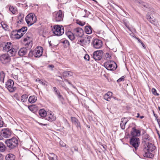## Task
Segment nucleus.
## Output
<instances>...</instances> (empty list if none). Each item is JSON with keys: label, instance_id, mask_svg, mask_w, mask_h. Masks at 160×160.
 Masks as SVG:
<instances>
[{"label": "nucleus", "instance_id": "nucleus-1", "mask_svg": "<svg viewBox=\"0 0 160 160\" xmlns=\"http://www.w3.org/2000/svg\"><path fill=\"white\" fill-rule=\"evenodd\" d=\"M156 147L154 145L150 143H148L146 144L144 148L145 152L143 156L145 157L152 158H153L154 155L151 152H152L155 149Z\"/></svg>", "mask_w": 160, "mask_h": 160}, {"label": "nucleus", "instance_id": "nucleus-2", "mask_svg": "<svg viewBox=\"0 0 160 160\" xmlns=\"http://www.w3.org/2000/svg\"><path fill=\"white\" fill-rule=\"evenodd\" d=\"M5 143L7 146L10 149H14L17 147L18 145V140L15 138L6 140L5 141Z\"/></svg>", "mask_w": 160, "mask_h": 160}, {"label": "nucleus", "instance_id": "nucleus-3", "mask_svg": "<svg viewBox=\"0 0 160 160\" xmlns=\"http://www.w3.org/2000/svg\"><path fill=\"white\" fill-rule=\"evenodd\" d=\"M52 31L55 35L60 36L64 33V29L62 26L61 27L59 25H55L52 28Z\"/></svg>", "mask_w": 160, "mask_h": 160}, {"label": "nucleus", "instance_id": "nucleus-4", "mask_svg": "<svg viewBox=\"0 0 160 160\" xmlns=\"http://www.w3.org/2000/svg\"><path fill=\"white\" fill-rule=\"evenodd\" d=\"M25 20L28 26H30L36 22L37 18L34 14L31 13L26 16Z\"/></svg>", "mask_w": 160, "mask_h": 160}, {"label": "nucleus", "instance_id": "nucleus-5", "mask_svg": "<svg viewBox=\"0 0 160 160\" xmlns=\"http://www.w3.org/2000/svg\"><path fill=\"white\" fill-rule=\"evenodd\" d=\"M64 15V13L61 10L55 12L53 13V18L57 22L62 21Z\"/></svg>", "mask_w": 160, "mask_h": 160}, {"label": "nucleus", "instance_id": "nucleus-6", "mask_svg": "<svg viewBox=\"0 0 160 160\" xmlns=\"http://www.w3.org/2000/svg\"><path fill=\"white\" fill-rule=\"evenodd\" d=\"M12 45V44L10 42H2L0 44V48L3 52H7L10 48H11Z\"/></svg>", "mask_w": 160, "mask_h": 160}, {"label": "nucleus", "instance_id": "nucleus-7", "mask_svg": "<svg viewBox=\"0 0 160 160\" xmlns=\"http://www.w3.org/2000/svg\"><path fill=\"white\" fill-rule=\"evenodd\" d=\"M104 66L107 70L111 71L115 70L117 67L116 63L114 61L106 62Z\"/></svg>", "mask_w": 160, "mask_h": 160}, {"label": "nucleus", "instance_id": "nucleus-8", "mask_svg": "<svg viewBox=\"0 0 160 160\" xmlns=\"http://www.w3.org/2000/svg\"><path fill=\"white\" fill-rule=\"evenodd\" d=\"M130 142L135 149L136 151L140 144V140L139 138L136 137H132L130 140Z\"/></svg>", "mask_w": 160, "mask_h": 160}, {"label": "nucleus", "instance_id": "nucleus-9", "mask_svg": "<svg viewBox=\"0 0 160 160\" xmlns=\"http://www.w3.org/2000/svg\"><path fill=\"white\" fill-rule=\"evenodd\" d=\"M12 131L8 128L2 129L0 132V135L3 138H9L11 135Z\"/></svg>", "mask_w": 160, "mask_h": 160}, {"label": "nucleus", "instance_id": "nucleus-10", "mask_svg": "<svg viewBox=\"0 0 160 160\" xmlns=\"http://www.w3.org/2000/svg\"><path fill=\"white\" fill-rule=\"evenodd\" d=\"M14 82L11 79H9L6 82L5 87L11 92H14L16 88L13 87Z\"/></svg>", "mask_w": 160, "mask_h": 160}, {"label": "nucleus", "instance_id": "nucleus-11", "mask_svg": "<svg viewBox=\"0 0 160 160\" xmlns=\"http://www.w3.org/2000/svg\"><path fill=\"white\" fill-rule=\"evenodd\" d=\"M10 60L11 58L7 54H3L0 56V61L4 64L9 63Z\"/></svg>", "mask_w": 160, "mask_h": 160}, {"label": "nucleus", "instance_id": "nucleus-12", "mask_svg": "<svg viewBox=\"0 0 160 160\" xmlns=\"http://www.w3.org/2000/svg\"><path fill=\"white\" fill-rule=\"evenodd\" d=\"M92 44L93 48L96 49L100 48L102 46V41L98 39H94L92 41Z\"/></svg>", "mask_w": 160, "mask_h": 160}, {"label": "nucleus", "instance_id": "nucleus-13", "mask_svg": "<svg viewBox=\"0 0 160 160\" xmlns=\"http://www.w3.org/2000/svg\"><path fill=\"white\" fill-rule=\"evenodd\" d=\"M103 52L102 50H98L94 52L93 54V58L96 60H100L102 57Z\"/></svg>", "mask_w": 160, "mask_h": 160}, {"label": "nucleus", "instance_id": "nucleus-14", "mask_svg": "<svg viewBox=\"0 0 160 160\" xmlns=\"http://www.w3.org/2000/svg\"><path fill=\"white\" fill-rule=\"evenodd\" d=\"M43 49L41 47H38L34 51L33 55L36 58L41 56L42 54Z\"/></svg>", "mask_w": 160, "mask_h": 160}, {"label": "nucleus", "instance_id": "nucleus-15", "mask_svg": "<svg viewBox=\"0 0 160 160\" xmlns=\"http://www.w3.org/2000/svg\"><path fill=\"white\" fill-rule=\"evenodd\" d=\"M73 32L75 34L77 37H82L84 34L83 30L81 28H78L74 29Z\"/></svg>", "mask_w": 160, "mask_h": 160}, {"label": "nucleus", "instance_id": "nucleus-16", "mask_svg": "<svg viewBox=\"0 0 160 160\" xmlns=\"http://www.w3.org/2000/svg\"><path fill=\"white\" fill-rule=\"evenodd\" d=\"M90 38V36H88V37L87 39H82L78 40V43L82 46H86L89 44L90 43V40L89 39H89Z\"/></svg>", "mask_w": 160, "mask_h": 160}, {"label": "nucleus", "instance_id": "nucleus-17", "mask_svg": "<svg viewBox=\"0 0 160 160\" xmlns=\"http://www.w3.org/2000/svg\"><path fill=\"white\" fill-rule=\"evenodd\" d=\"M131 134L132 137H136L140 136L141 132L139 130L136 129L135 127H133L131 131Z\"/></svg>", "mask_w": 160, "mask_h": 160}, {"label": "nucleus", "instance_id": "nucleus-18", "mask_svg": "<svg viewBox=\"0 0 160 160\" xmlns=\"http://www.w3.org/2000/svg\"><path fill=\"white\" fill-rule=\"evenodd\" d=\"M17 51V49L13 47V46L11 47V48L7 52V54L9 56H13L16 55Z\"/></svg>", "mask_w": 160, "mask_h": 160}, {"label": "nucleus", "instance_id": "nucleus-19", "mask_svg": "<svg viewBox=\"0 0 160 160\" xmlns=\"http://www.w3.org/2000/svg\"><path fill=\"white\" fill-rule=\"evenodd\" d=\"M56 118V117L53 114H52V113H49L47 115L45 119L50 122H52L55 121Z\"/></svg>", "mask_w": 160, "mask_h": 160}, {"label": "nucleus", "instance_id": "nucleus-20", "mask_svg": "<svg viewBox=\"0 0 160 160\" xmlns=\"http://www.w3.org/2000/svg\"><path fill=\"white\" fill-rule=\"evenodd\" d=\"M28 50L24 48H21L18 52V54L20 56H22L25 55L27 52Z\"/></svg>", "mask_w": 160, "mask_h": 160}, {"label": "nucleus", "instance_id": "nucleus-21", "mask_svg": "<svg viewBox=\"0 0 160 160\" xmlns=\"http://www.w3.org/2000/svg\"><path fill=\"white\" fill-rule=\"evenodd\" d=\"M128 122V120H126L125 118H122L120 123V125L121 128L124 130L125 128V125Z\"/></svg>", "mask_w": 160, "mask_h": 160}, {"label": "nucleus", "instance_id": "nucleus-22", "mask_svg": "<svg viewBox=\"0 0 160 160\" xmlns=\"http://www.w3.org/2000/svg\"><path fill=\"white\" fill-rule=\"evenodd\" d=\"M112 95V93L111 92H108L104 96V99L107 101H109Z\"/></svg>", "mask_w": 160, "mask_h": 160}, {"label": "nucleus", "instance_id": "nucleus-23", "mask_svg": "<svg viewBox=\"0 0 160 160\" xmlns=\"http://www.w3.org/2000/svg\"><path fill=\"white\" fill-rule=\"evenodd\" d=\"M37 100V97L35 95H33L29 97L28 101L30 103H33L35 102Z\"/></svg>", "mask_w": 160, "mask_h": 160}, {"label": "nucleus", "instance_id": "nucleus-24", "mask_svg": "<svg viewBox=\"0 0 160 160\" xmlns=\"http://www.w3.org/2000/svg\"><path fill=\"white\" fill-rule=\"evenodd\" d=\"M71 119L72 122L75 124L77 127H80V124L78 120L75 117H72Z\"/></svg>", "mask_w": 160, "mask_h": 160}, {"label": "nucleus", "instance_id": "nucleus-25", "mask_svg": "<svg viewBox=\"0 0 160 160\" xmlns=\"http://www.w3.org/2000/svg\"><path fill=\"white\" fill-rule=\"evenodd\" d=\"M85 31L88 34H90L92 32V28L90 25L87 26L85 27Z\"/></svg>", "mask_w": 160, "mask_h": 160}, {"label": "nucleus", "instance_id": "nucleus-26", "mask_svg": "<svg viewBox=\"0 0 160 160\" xmlns=\"http://www.w3.org/2000/svg\"><path fill=\"white\" fill-rule=\"evenodd\" d=\"M15 158V156L13 154L11 153L7 155L5 157L6 160H14Z\"/></svg>", "mask_w": 160, "mask_h": 160}, {"label": "nucleus", "instance_id": "nucleus-27", "mask_svg": "<svg viewBox=\"0 0 160 160\" xmlns=\"http://www.w3.org/2000/svg\"><path fill=\"white\" fill-rule=\"evenodd\" d=\"M39 115L42 118H45L47 116L46 112L43 109H41L39 111Z\"/></svg>", "mask_w": 160, "mask_h": 160}, {"label": "nucleus", "instance_id": "nucleus-28", "mask_svg": "<svg viewBox=\"0 0 160 160\" xmlns=\"http://www.w3.org/2000/svg\"><path fill=\"white\" fill-rule=\"evenodd\" d=\"M28 96L26 94H24L21 97V99L22 102H25L27 101Z\"/></svg>", "mask_w": 160, "mask_h": 160}, {"label": "nucleus", "instance_id": "nucleus-29", "mask_svg": "<svg viewBox=\"0 0 160 160\" xmlns=\"http://www.w3.org/2000/svg\"><path fill=\"white\" fill-rule=\"evenodd\" d=\"M5 73L3 71H1L0 73V80L1 82H4V79Z\"/></svg>", "mask_w": 160, "mask_h": 160}, {"label": "nucleus", "instance_id": "nucleus-30", "mask_svg": "<svg viewBox=\"0 0 160 160\" xmlns=\"http://www.w3.org/2000/svg\"><path fill=\"white\" fill-rule=\"evenodd\" d=\"M67 35L71 41L73 40L75 38L74 36L71 32H68L67 33Z\"/></svg>", "mask_w": 160, "mask_h": 160}, {"label": "nucleus", "instance_id": "nucleus-31", "mask_svg": "<svg viewBox=\"0 0 160 160\" xmlns=\"http://www.w3.org/2000/svg\"><path fill=\"white\" fill-rule=\"evenodd\" d=\"M6 146L4 144L1 142H0V152H4L6 150Z\"/></svg>", "mask_w": 160, "mask_h": 160}, {"label": "nucleus", "instance_id": "nucleus-32", "mask_svg": "<svg viewBox=\"0 0 160 160\" xmlns=\"http://www.w3.org/2000/svg\"><path fill=\"white\" fill-rule=\"evenodd\" d=\"M31 33H27L24 36L23 41L24 42H26L29 40L31 38Z\"/></svg>", "mask_w": 160, "mask_h": 160}, {"label": "nucleus", "instance_id": "nucleus-33", "mask_svg": "<svg viewBox=\"0 0 160 160\" xmlns=\"http://www.w3.org/2000/svg\"><path fill=\"white\" fill-rule=\"evenodd\" d=\"M24 18V16L22 14H20L18 17V20L17 21V22L18 23H21L23 21Z\"/></svg>", "mask_w": 160, "mask_h": 160}, {"label": "nucleus", "instance_id": "nucleus-34", "mask_svg": "<svg viewBox=\"0 0 160 160\" xmlns=\"http://www.w3.org/2000/svg\"><path fill=\"white\" fill-rule=\"evenodd\" d=\"M27 30V28L26 27H23L21 29H19V31H21L23 35L26 32Z\"/></svg>", "mask_w": 160, "mask_h": 160}, {"label": "nucleus", "instance_id": "nucleus-35", "mask_svg": "<svg viewBox=\"0 0 160 160\" xmlns=\"http://www.w3.org/2000/svg\"><path fill=\"white\" fill-rule=\"evenodd\" d=\"M64 74L66 77H68L69 76H71L73 75V73L70 71H65L64 72Z\"/></svg>", "mask_w": 160, "mask_h": 160}, {"label": "nucleus", "instance_id": "nucleus-36", "mask_svg": "<svg viewBox=\"0 0 160 160\" xmlns=\"http://www.w3.org/2000/svg\"><path fill=\"white\" fill-rule=\"evenodd\" d=\"M9 11H11L13 14L15 13L16 11V8H15L13 6H10L9 7Z\"/></svg>", "mask_w": 160, "mask_h": 160}, {"label": "nucleus", "instance_id": "nucleus-37", "mask_svg": "<svg viewBox=\"0 0 160 160\" xmlns=\"http://www.w3.org/2000/svg\"><path fill=\"white\" fill-rule=\"evenodd\" d=\"M147 18L148 21H149L151 23L153 24H154L155 21L154 19L152 18L151 17L149 16H147Z\"/></svg>", "mask_w": 160, "mask_h": 160}, {"label": "nucleus", "instance_id": "nucleus-38", "mask_svg": "<svg viewBox=\"0 0 160 160\" xmlns=\"http://www.w3.org/2000/svg\"><path fill=\"white\" fill-rule=\"evenodd\" d=\"M104 57L106 59L109 60L111 59V56L108 53H106L104 54Z\"/></svg>", "mask_w": 160, "mask_h": 160}, {"label": "nucleus", "instance_id": "nucleus-39", "mask_svg": "<svg viewBox=\"0 0 160 160\" xmlns=\"http://www.w3.org/2000/svg\"><path fill=\"white\" fill-rule=\"evenodd\" d=\"M123 23L126 27L129 30H130V28L129 27V23L128 22L126 21L125 20H123Z\"/></svg>", "mask_w": 160, "mask_h": 160}, {"label": "nucleus", "instance_id": "nucleus-40", "mask_svg": "<svg viewBox=\"0 0 160 160\" xmlns=\"http://www.w3.org/2000/svg\"><path fill=\"white\" fill-rule=\"evenodd\" d=\"M76 23L79 25L81 26H84L85 24V23L84 22H82L81 21H80L78 20H77L76 21Z\"/></svg>", "mask_w": 160, "mask_h": 160}, {"label": "nucleus", "instance_id": "nucleus-41", "mask_svg": "<svg viewBox=\"0 0 160 160\" xmlns=\"http://www.w3.org/2000/svg\"><path fill=\"white\" fill-rule=\"evenodd\" d=\"M1 26L2 28L5 30H7L8 29V26L7 24L2 22L1 23Z\"/></svg>", "mask_w": 160, "mask_h": 160}, {"label": "nucleus", "instance_id": "nucleus-42", "mask_svg": "<svg viewBox=\"0 0 160 160\" xmlns=\"http://www.w3.org/2000/svg\"><path fill=\"white\" fill-rule=\"evenodd\" d=\"M152 92L154 95L158 96L159 95V94L157 92L156 90L154 88L152 89Z\"/></svg>", "mask_w": 160, "mask_h": 160}, {"label": "nucleus", "instance_id": "nucleus-43", "mask_svg": "<svg viewBox=\"0 0 160 160\" xmlns=\"http://www.w3.org/2000/svg\"><path fill=\"white\" fill-rule=\"evenodd\" d=\"M62 43L65 44V46H68L69 45V43L68 41L67 40H65L62 41Z\"/></svg>", "mask_w": 160, "mask_h": 160}, {"label": "nucleus", "instance_id": "nucleus-44", "mask_svg": "<svg viewBox=\"0 0 160 160\" xmlns=\"http://www.w3.org/2000/svg\"><path fill=\"white\" fill-rule=\"evenodd\" d=\"M39 83L43 85H47L48 83L45 81H44L42 80H40Z\"/></svg>", "mask_w": 160, "mask_h": 160}, {"label": "nucleus", "instance_id": "nucleus-45", "mask_svg": "<svg viewBox=\"0 0 160 160\" xmlns=\"http://www.w3.org/2000/svg\"><path fill=\"white\" fill-rule=\"evenodd\" d=\"M53 89H54V91L55 92V94L56 95H57L58 94H59V93H60L59 91L55 87H53Z\"/></svg>", "mask_w": 160, "mask_h": 160}, {"label": "nucleus", "instance_id": "nucleus-46", "mask_svg": "<svg viewBox=\"0 0 160 160\" xmlns=\"http://www.w3.org/2000/svg\"><path fill=\"white\" fill-rule=\"evenodd\" d=\"M125 78V77L124 76H122L121 78H120L118 79L117 80V82H119L122 81H123Z\"/></svg>", "mask_w": 160, "mask_h": 160}, {"label": "nucleus", "instance_id": "nucleus-47", "mask_svg": "<svg viewBox=\"0 0 160 160\" xmlns=\"http://www.w3.org/2000/svg\"><path fill=\"white\" fill-rule=\"evenodd\" d=\"M149 136L147 134L145 135L144 136V139L145 140V141H147L149 140Z\"/></svg>", "mask_w": 160, "mask_h": 160}, {"label": "nucleus", "instance_id": "nucleus-48", "mask_svg": "<svg viewBox=\"0 0 160 160\" xmlns=\"http://www.w3.org/2000/svg\"><path fill=\"white\" fill-rule=\"evenodd\" d=\"M34 53V51L33 52L32 51H30L28 54V57L29 58L32 57Z\"/></svg>", "mask_w": 160, "mask_h": 160}, {"label": "nucleus", "instance_id": "nucleus-49", "mask_svg": "<svg viewBox=\"0 0 160 160\" xmlns=\"http://www.w3.org/2000/svg\"><path fill=\"white\" fill-rule=\"evenodd\" d=\"M4 122L2 120V118L0 116V128L3 127V125Z\"/></svg>", "mask_w": 160, "mask_h": 160}, {"label": "nucleus", "instance_id": "nucleus-50", "mask_svg": "<svg viewBox=\"0 0 160 160\" xmlns=\"http://www.w3.org/2000/svg\"><path fill=\"white\" fill-rule=\"evenodd\" d=\"M84 58L87 61H89L90 59L89 56L88 55L86 54L84 57Z\"/></svg>", "mask_w": 160, "mask_h": 160}, {"label": "nucleus", "instance_id": "nucleus-51", "mask_svg": "<svg viewBox=\"0 0 160 160\" xmlns=\"http://www.w3.org/2000/svg\"><path fill=\"white\" fill-rule=\"evenodd\" d=\"M51 155L52 156H48L49 159L50 160H54V157L55 156V155L53 153L51 154Z\"/></svg>", "mask_w": 160, "mask_h": 160}, {"label": "nucleus", "instance_id": "nucleus-52", "mask_svg": "<svg viewBox=\"0 0 160 160\" xmlns=\"http://www.w3.org/2000/svg\"><path fill=\"white\" fill-rule=\"evenodd\" d=\"M57 95V96L58 98L60 100H62L63 99L62 96L60 94V93H59V94H58Z\"/></svg>", "mask_w": 160, "mask_h": 160}, {"label": "nucleus", "instance_id": "nucleus-53", "mask_svg": "<svg viewBox=\"0 0 160 160\" xmlns=\"http://www.w3.org/2000/svg\"><path fill=\"white\" fill-rule=\"evenodd\" d=\"M59 143L61 146L62 147H66L67 146L66 144L63 142L62 141H60Z\"/></svg>", "mask_w": 160, "mask_h": 160}, {"label": "nucleus", "instance_id": "nucleus-54", "mask_svg": "<svg viewBox=\"0 0 160 160\" xmlns=\"http://www.w3.org/2000/svg\"><path fill=\"white\" fill-rule=\"evenodd\" d=\"M73 148L74 150L75 151H78V148L76 146L73 147H72L71 148V150L72 151V152H73V151H72V149Z\"/></svg>", "mask_w": 160, "mask_h": 160}, {"label": "nucleus", "instance_id": "nucleus-55", "mask_svg": "<svg viewBox=\"0 0 160 160\" xmlns=\"http://www.w3.org/2000/svg\"><path fill=\"white\" fill-rule=\"evenodd\" d=\"M32 43H31L30 42H27L26 43V46H28V48H30L32 47Z\"/></svg>", "mask_w": 160, "mask_h": 160}, {"label": "nucleus", "instance_id": "nucleus-56", "mask_svg": "<svg viewBox=\"0 0 160 160\" xmlns=\"http://www.w3.org/2000/svg\"><path fill=\"white\" fill-rule=\"evenodd\" d=\"M12 76L15 80H17L18 78V76L17 75L12 74Z\"/></svg>", "mask_w": 160, "mask_h": 160}, {"label": "nucleus", "instance_id": "nucleus-57", "mask_svg": "<svg viewBox=\"0 0 160 160\" xmlns=\"http://www.w3.org/2000/svg\"><path fill=\"white\" fill-rule=\"evenodd\" d=\"M17 33H18V34L20 35L22 37L23 36V34L20 31H19V29L17 30Z\"/></svg>", "mask_w": 160, "mask_h": 160}, {"label": "nucleus", "instance_id": "nucleus-58", "mask_svg": "<svg viewBox=\"0 0 160 160\" xmlns=\"http://www.w3.org/2000/svg\"><path fill=\"white\" fill-rule=\"evenodd\" d=\"M15 37V38L17 39H19L22 37L20 35L18 34V33H17Z\"/></svg>", "mask_w": 160, "mask_h": 160}, {"label": "nucleus", "instance_id": "nucleus-59", "mask_svg": "<svg viewBox=\"0 0 160 160\" xmlns=\"http://www.w3.org/2000/svg\"><path fill=\"white\" fill-rule=\"evenodd\" d=\"M17 32V30H16V31H13L12 32V35H14V36H15L16 35Z\"/></svg>", "mask_w": 160, "mask_h": 160}, {"label": "nucleus", "instance_id": "nucleus-60", "mask_svg": "<svg viewBox=\"0 0 160 160\" xmlns=\"http://www.w3.org/2000/svg\"><path fill=\"white\" fill-rule=\"evenodd\" d=\"M65 81L67 82L69 84L72 86V84L71 83V82H70L68 80L65 79Z\"/></svg>", "mask_w": 160, "mask_h": 160}, {"label": "nucleus", "instance_id": "nucleus-61", "mask_svg": "<svg viewBox=\"0 0 160 160\" xmlns=\"http://www.w3.org/2000/svg\"><path fill=\"white\" fill-rule=\"evenodd\" d=\"M48 67L52 69L54 68V66L52 65H50L48 66Z\"/></svg>", "mask_w": 160, "mask_h": 160}, {"label": "nucleus", "instance_id": "nucleus-62", "mask_svg": "<svg viewBox=\"0 0 160 160\" xmlns=\"http://www.w3.org/2000/svg\"><path fill=\"white\" fill-rule=\"evenodd\" d=\"M141 44L142 45V47H143V48L144 49H145L146 46H145V45L143 44V43L142 42H141Z\"/></svg>", "mask_w": 160, "mask_h": 160}, {"label": "nucleus", "instance_id": "nucleus-63", "mask_svg": "<svg viewBox=\"0 0 160 160\" xmlns=\"http://www.w3.org/2000/svg\"><path fill=\"white\" fill-rule=\"evenodd\" d=\"M137 39L138 40V42L141 43V42H142L138 38H137Z\"/></svg>", "mask_w": 160, "mask_h": 160}, {"label": "nucleus", "instance_id": "nucleus-64", "mask_svg": "<svg viewBox=\"0 0 160 160\" xmlns=\"http://www.w3.org/2000/svg\"><path fill=\"white\" fill-rule=\"evenodd\" d=\"M157 122H158V123L159 124V122H160V119H157Z\"/></svg>", "mask_w": 160, "mask_h": 160}]
</instances>
